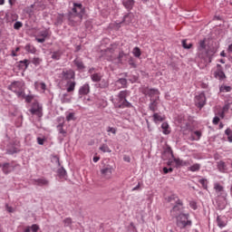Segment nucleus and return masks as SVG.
<instances>
[{
    "label": "nucleus",
    "instance_id": "nucleus-62",
    "mask_svg": "<svg viewBox=\"0 0 232 232\" xmlns=\"http://www.w3.org/2000/svg\"><path fill=\"white\" fill-rule=\"evenodd\" d=\"M225 135H227V137H229L230 135H232V130L231 129H227L225 130Z\"/></svg>",
    "mask_w": 232,
    "mask_h": 232
},
{
    "label": "nucleus",
    "instance_id": "nucleus-5",
    "mask_svg": "<svg viewBox=\"0 0 232 232\" xmlns=\"http://www.w3.org/2000/svg\"><path fill=\"white\" fill-rule=\"evenodd\" d=\"M189 215L188 214H180L179 216H177V226L180 229H184L186 226H191V221H189L188 218Z\"/></svg>",
    "mask_w": 232,
    "mask_h": 232
},
{
    "label": "nucleus",
    "instance_id": "nucleus-20",
    "mask_svg": "<svg viewBox=\"0 0 232 232\" xmlns=\"http://www.w3.org/2000/svg\"><path fill=\"white\" fill-rule=\"evenodd\" d=\"M120 88H128V80L126 78H120L116 81V86H119Z\"/></svg>",
    "mask_w": 232,
    "mask_h": 232
},
{
    "label": "nucleus",
    "instance_id": "nucleus-7",
    "mask_svg": "<svg viewBox=\"0 0 232 232\" xmlns=\"http://www.w3.org/2000/svg\"><path fill=\"white\" fill-rule=\"evenodd\" d=\"M29 111L32 113V115H36L37 117L41 118L43 117V105L39 104L37 102H34L32 104Z\"/></svg>",
    "mask_w": 232,
    "mask_h": 232
},
{
    "label": "nucleus",
    "instance_id": "nucleus-32",
    "mask_svg": "<svg viewBox=\"0 0 232 232\" xmlns=\"http://www.w3.org/2000/svg\"><path fill=\"white\" fill-rule=\"evenodd\" d=\"M161 128L163 130L164 135H169V130H168L169 128V124H168V122H163L161 124Z\"/></svg>",
    "mask_w": 232,
    "mask_h": 232
},
{
    "label": "nucleus",
    "instance_id": "nucleus-18",
    "mask_svg": "<svg viewBox=\"0 0 232 232\" xmlns=\"http://www.w3.org/2000/svg\"><path fill=\"white\" fill-rule=\"evenodd\" d=\"M62 56H63V51L61 50L51 52V59H53V61L61 60Z\"/></svg>",
    "mask_w": 232,
    "mask_h": 232
},
{
    "label": "nucleus",
    "instance_id": "nucleus-25",
    "mask_svg": "<svg viewBox=\"0 0 232 232\" xmlns=\"http://www.w3.org/2000/svg\"><path fill=\"white\" fill-rule=\"evenodd\" d=\"M102 75L101 73H92L91 74V80L92 82H101Z\"/></svg>",
    "mask_w": 232,
    "mask_h": 232
},
{
    "label": "nucleus",
    "instance_id": "nucleus-45",
    "mask_svg": "<svg viewBox=\"0 0 232 232\" xmlns=\"http://www.w3.org/2000/svg\"><path fill=\"white\" fill-rule=\"evenodd\" d=\"M132 53H133L134 57H140V55H141L140 48L134 47L133 51H132Z\"/></svg>",
    "mask_w": 232,
    "mask_h": 232
},
{
    "label": "nucleus",
    "instance_id": "nucleus-40",
    "mask_svg": "<svg viewBox=\"0 0 232 232\" xmlns=\"http://www.w3.org/2000/svg\"><path fill=\"white\" fill-rule=\"evenodd\" d=\"M110 86V82L106 79H102L100 81V88H108Z\"/></svg>",
    "mask_w": 232,
    "mask_h": 232
},
{
    "label": "nucleus",
    "instance_id": "nucleus-27",
    "mask_svg": "<svg viewBox=\"0 0 232 232\" xmlns=\"http://www.w3.org/2000/svg\"><path fill=\"white\" fill-rule=\"evenodd\" d=\"M30 66V61L29 60H23L19 62V68H22L24 70H26Z\"/></svg>",
    "mask_w": 232,
    "mask_h": 232
},
{
    "label": "nucleus",
    "instance_id": "nucleus-11",
    "mask_svg": "<svg viewBox=\"0 0 232 232\" xmlns=\"http://www.w3.org/2000/svg\"><path fill=\"white\" fill-rule=\"evenodd\" d=\"M214 189L218 195V197H227V194L226 193V190H224V187L220 185V183L216 182L214 183Z\"/></svg>",
    "mask_w": 232,
    "mask_h": 232
},
{
    "label": "nucleus",
    "instance_id": "nucleus-36",
    "mask_svg": "<svg viewBox=\"0 0 232 232\" xmlns=\"http://www.w3.org/2000/svg\"><path fill=\"white\" fill-rule=\"evenodd\" d=\"M218 169H219V171H221V173H224V171H226V162L218 161Z\"/></svg>",
    "mask_w": 232,
    "mask_h": 232
},
{
    "label": "nucleus",
    "instance_id": "nucleus-63",
    "mask_svg": "<svg viewBox=\"0 0 232 232\" xmlns=\"http://www.w3.org/2000/svg\"><path fill=\"white\" fill-rule=\"evenodd\" d=\"M123 160H124L125 162H131V158H130V156H124V157H123Z\"/></svg>",
    "mask_w": 232,
    "mask_h": 232
},
{
    "label": "nucleus",
    "instance_id": "nucleus-28",
    "mask_svg": "<svg viewBox=\"0 0 232 232\" xmlns=\"http://www.w3.org/2000/svg\"><path fill=\"white\" fill-rule=\"evenodd\" d=\"M174 162L176 163V166H188V164H189V162L180 160L179 158H175Z\"/></svg>",
    "mask_w": 232,
    "mask_h": 232
},
{
    "label": "nucleus",
    "instance_id": "nucleus-42",
    "mask_svg": "<svg viewBox=\"0 0 232 232\" xmlns=\"http://www.w3.org/2000/svg\"><path fill=\"white\" fill-rule=\"evenodd\" d=\"M101 151H102L103 153H111V150H110V147H108V145L103 144L100 147Z\"/></svg>",
    "mask_w": 232,
    "mask_h": 232
},
{
    "label": "nucleus",
    "instance_id": "nucleus-54",
    "mask_svg": "<svg viewBox=\"0 0 232 232\" xmlns=\"http://www.w3.org/2000/svg\"><path fill=\"white\" fill-rule=\"evenodd\" d=\"M99 108H106L108 106V102L106 101H102V102L98 103Z\"/></svg>",
    "mask_w": 232,
    "mask_h": 232
},
{
    "label": "nucleus",
    "instance_id": "nucleus-57",
    "mask_svg": "<svg viewBox=\"0 0 232 232\" xmlns=\"http://www.w3.org/2000/svg\"><path fill=\"white\" fill-rule=\"evenodd\" d=\"M194 134L196 135L197 140H200V138L202 137V132H200L199 130H196L194 131Z\"/></svg>",
    "mask_w": 232,
    "mask_h": 232
},
{
    "label": "nucleus",
    "instance_id": "nucleus-46",
    "mask_svg": "<svg viewBox=\"0 0 232 232\" xmlns=\"http://www.w3.org/2000/svg\"><path fill=\"white\" fill-rule=\"evenodd\" d=\"M72 224V221L71 218H66L65 219H63L64 227H70Z\"/></svg>",
    "mask_w": 232,
    "mask_h": 232
},
{
    "label": "nucleus",
    "instance_id": "nucleus-12",
    "mask_svg": "<svg viewBox=\"0 0 232 232\" xmlns=\"http://www.w3.org/2000/svg\"><path fill=\"white\" fill-rule=\"evenodd\" d=\"M48 35H50V33L48 32L47 29L40 31V32H38V34L35 37V41H37V43H44V41H46V37H48Z\"/></svg>",
    "mask_w": 232,
    "mask_h": 232
},
{
    "label": "nucleus",
    "instance_id": "nucleus-15",
    "mask_svg": "<svg viewBox=\"0 0 232 232\" xmlns=\"http://www.w3.org/2000/svg\"><path fill=\"white\" fill-rule=\"evenodd\" d=\"M90 93V83H85L79 89V95H88Z\"/></svg>",
    "mask_w": 232,
    "mask_h": 232
},
{
    "label": "nucleus",
    "instance_id": "nucleus-26",
    "mask_svg": "<svg viewBox=\"0 0 232 232\" xmlns=\"http://www.w3.org/2000/svg\"><path fill=\"white\" fill-rule=\"evenodd\" d=\"M34 184H36V186H48L49 181L48 179H34Z\"/></svg>",
    "mask_w": 232,
    "mask_h": 232
},
{
    "label": "nucleus",
    "instance_id": "nucleus-43",
    "mask_svg": "<svg viewBox=\"0 0 232 232\" xmlns=\"http://www.w3.org/2000/svg\"><path fill=\"white\" fill-rule=\"evenodd\" d=\"M65 119L67 122H70L71 121H75V113L74 112L67 113Z\"/></svg>",
    "mask_w": 232,
    "mask_h": 232
},
{
    "label": "nucleus",
    "instance_id": "nucleus-21",
    "mask_svg": "<svg viewBox=\"0 0 232 232\" xmlns=\"http://www.w3.org/2000/svg\"><path fill=\"white\" fill-rule=\"evenodd\" d=\"M133 22V14L129 13L123 16V21L125 24H130Z\"/></svg>",
    "mask_w": 232,
    "mask_h": 232
},
{
    "label": "nucleus",
    "instance_id": "nucleus-29",
    "mask_svg": "<svg viewBox=\"0 0 232 232\" xmlns=\"http://www.w3.org/2000/svg\"><path fill=\"white\" fill-rule=\"evenodd\" d=\"M231 90H232V87L231 86H227V85H221L219 87V92L221 93H227V92H231Z\"/></svg>",
    "mask_w": 232,
    "mask_h": 232
},
{
    "label": "nucleus",
    "instance_id": "nucleus-14",
    "mask_svg": "<svg viewBox=\"0 0 232 232\" xmlns=\"http://www.w3.org/2000/svg\"><path fill=\"white\" fill-rule=\"evenodd\" d=\"M143 95H148L149 97H153V95H159V90L157 89H143Z\"/></svg>",
    "mask_w": 232,
    "mask_h": 232
},
{
    "label": "nucleus",
    "instance_id": "nucleus-35",
    "mask_svg": "<svg viewBox=\"0 0 232 232\" xmlns=\"http://www.w3.org/2000/svg\"><path fill=\"white\" fill-rule=\"evenodd\" d=\"M2 171H4L5 175H8V173H10V163H4L2 165Z\"/></svg>",
    "mask_w": 232,
    "mask_h": 232
},
{
    "label": "nucleus",
    "instance_id": "nucleus-13",
    "mask_svg": "<svg viewBox=\"0 0 232 232\" xmlns=\"http://www.w3.org/2000/svg\"><path fill=\"white\" fill-rule=\"evenodd\" d=\"M73 64L76 66L77 70H79L80 72L86 70V65H84V63L82 62V60L79 58H76L73 60Z\"/></svg>",
    "mask_w": 232,
    "mask_h": 232
},
{
    "label": "nucleus",
    "instance_id": "nucleus-44",
    "mask_svg": "<svg viewBox=\"0 0 232 232\" xmlns=\"http://www.w3.org/2000/svg\"><path fill=\"white\" fill-rule=\"evenodd\" d=\"M182 46L183 48H185V50H189L193 46V44L191 43L188 44V41L182 40Z\"/></svg>",
    "mask_w": 232,
    "mask_h": 232
},
{
    "label": "nucleus",
    "instance_id": "nucleus-8",
    "mask_svg": "<svg viewBox=\"0 0 232 232\" xmlns=\"http://www.w3.org/2000/svg\"><path fill=\"white\" fill-rule=\"evenodd\" d=\"M62 81L75 80V71L72 69H63L61 73Z\"/></svg>",
    "mask_w": 232,
    "mask_h": 232
},
{
    "label": "nucleus",
    "instance_id": "nucleus-53",
    "mask_svg": "<svg viewBox=\"0 0 232 232\" xmlns=\"http://www.w3.org/2000/svg\"><path fill=\"white\" fill-rule=\"evenodd\" d=\"M220 122V118L218 116H215L213 118L212 123L217 126V124H218Z\"/></svg>",
    "mask_w": 232,
    "mask_h": 232
},
{
    "label": "nucleus",
    "instance_id": "nucleus-58",
    "mask_svg": "<svg viewBox=\"0 0 232 232\" xmlns=\"http://www.w3.org/2000/svg\"><path fill=\"white\" fill-rule=\"evenodd\" d=\"M172 171H173V168H169V169L166 167L163 168V172L165 174L171 173Z\"/></svg>",
    "mask_w": 232,
    "mask_h": 232
},
{
    "label": "nucleus",
    "instance_id": "nucleus-3",
    "mask_svg": "<svg viewBox=\"0 0 232 232\" xmlns=\"http://www.w3.org/2000/svg\"><path fill=\"white\" fill-rule=\"evenodd\" d=\"M198 47V58L201 60V63L204 64H208V63H211V56H209V53L208 52L206 45V39L200 40Z\"/></svg>",
    "mask_w": 232,
    "mask_h": 232
},
{
    "label": "nucleus",
    "instance_id": "nucleus-19",
    "mask_svg": "<svg viewBox=\"0 0 232 232\" xmlns=\"http://www.w3.org/2000/svg\"><path fill=\"white\" fill-rule=\"evenodd\" d=\"M122 5L127 10H131L135 5V0H123Z\"/></svg>",
    "mask_w": 232,
    "mask_h": 232
},
{
    "label": "nucleus",
    "instance_id": "nucleus-55",
    "mask_svg": "<svg viewBox=\"0 0 232 232\" xmlns=\"http://www.w3.org/2000/svg\"><path fill=\"white\" fill-rule=\"evenodd\" d=\"M226 110H228L227 106H225V107L223 108V111H221L220 112H218V115L221 117V119H224V117H225V111H226Z\"/></svg>",
    "mask_w": 232,
    "mask_h": 232
},
{
    "label": "nucleus",
    "instance_id": "nucleus-52",
    "mask_svg": "<svg viewBox=\"0 0 232 232\" xmlns=\"http://www.w3.org/2000/svg\"><path fill=\"white\" fill-rule=\"evenodd\" d=\"M107 131L109 133H113V135H115L117 133V129L113 128V127H108L107 128Z\"/></svg>",
    "mask_w": 232,
    "mask_h": 232
},
{
    "label": "nucleus",
    "instance_id": "nucleus-39",
    "mask_svg": "<svg viewBox=\"0 0 232 232\" xmlns=\"http://www.w3.org/2000/svg\"><path fill=\"white\" fill-rule=\"evenodd\" d=\"M216 77H218V79H226V73H224V71H222L221 69H218L216 72Z\"/></svg>",
    "mask_w": 232,
    "mask_h": 232
},
{
    "label": "nucleus",
    "instance_id": "nucleus-22",
    "mask_svg": "<svg viewBox=\"0 0 232 232\" xmlns=\"http://www.w3.org/2000/svg\"><path fill=\"white\" fill-rule=\"evenodd\" d=\"M57 131L62 135V137H66V130H64V122L59 123L57 126Z\"/></svg>",
    "mask_w": 232,
    "mask_h": 232
},
{
    "label": "nucleus",
    "instance_id": "nucleus-4",
    "mask_svg": "<svg viewBox=\"0 0 232 232\" xmlns=\"http://www.w3.org/2000/svg\"><path fill=\"white\" fill-rule=\"evenodd\" d=\"M23 88H24V82H14L8 86V90L14 92L17 97H21L24 93Z\"/></svg>",
    "mask_w": 232,
    "mask_h": 232
},
{
    "label": "nucleus",
    "instance_id": "nucleus-9",
    "mask_svg": "<svg viewBox=\"0 0 232 232\" xmlns=\"http://www.w3.org/2000/svg\"><path fill=\"white\" fill-rule=\"evenodd\" d=\"M100 171L102 179H106L108 180L111 179V175L113 173V167H111V165H106Z\"/></svg>",
    "mask_w": 232,
    "mask_h": 232
},
{
    "label": "nucleus",
    "instance_id": "nucleus-24",
    "mask_svg": "<svg viewBox=\"0 0 232 232\" xmlns=\"http://www.w3.org/2000/svg\"><path fill=\"white\" fill-rule=\"evenodd\" d=\"M77 82H75V81H69L67 82V92L68 93H71V92H73L75 90V86H76Z\"/></svg>",
    "mask_w": 232,
    "mask_h": 232
},
{
    "label": "nucleus",
    "instance_id": "nucleus-49",
    "mask_svg": "<svg viewBox=\"0 0 232 232\" xmlns=\"http://www.w3.org/2000/svg\"><path fill=\"white\" fill-rule=\"evenodd\" d=\"M35 6H36V3L31 5L30 7H27L26 14H34L33 8H35Z\"/></svg>",
    "mask_w": 232,
    "mask_h": 232
},
{
    "label": "nucleus",
    "instance_id": "nucleus-60",
    "mask_svg": "<svg viewBox=\"0 0 232 232\" xmlns=\"http://www.w3.org/2000/svg\"><path fill=\"white\" fill-rule=\"evenodd\" d=\"M189 206H190V208H191L192 209H197V202L191 201V202L189 203Z\"/></svg>",
    "mask_w": 232,
    "mask_h": 232
},
{
    "label": "nucleus",
    "instance_id": "nucleus-64",
    "mask_svg": "<svg viewBox=\"0 0 232 232\" xmlns=\"http://www.w3.org/2000/svg\"><path fill=\"white\" fill-rule=\"evenodd\" d=\"M57 23H58V24H61L63 23V16L57 17Z\"/></svg>",
    "mask_w": 232,
    "mask_h": 232
},
{
    "label": "nucleus",
    "instance_id": "nucleus-30",
    "mask_svg": "<svg viewBox=\"0 0 232 232\" xmlns=\"http://www.w3.org/2000/svg\"><path fill=\"white\" fill-rule=\"evenodd\" d=\"M126 57H127V54L124 53V51L120 52L117 57L118 63H121L123 61H125Z\"/></svg>",
    "mask_w": 232,
    "mask_h": 232
},
{
    "label": "nucleus",
    "instance_id": "nucleus-41",
    "mask_svg": "<svg viewBox=\"0 0 232 232\" xmlns=\"http://www.w3.org/2000/svg\"><path fill=\"white\" fill-rule=\"evenodd\" d=\"M57 173H58L59 177H61V179H64V177L66 176V169H64V168L61 167L60 169H58Z\"/></svg>",
    "mask_w": 232,
    "mask_h": 232
},
{
    "label": "nucleus",
    "instance_id": "nucleus-47",
    "mask_svg": "<svg viewBox=\"0 0 232 232\" xmlns=\"http://www.w3.org/2000/svg\"><path fill=\"white\" fill-rule=\"evenodd\" d=\"M33 64H34L35 66H39V64H41V63H43V59L39 58V57H34L32 61Z\"/></svg>",
    "mask_w": 232,
    "mask_h": 232
},
{
    "label": "nucleus",
    "instance_id": "nucleus-48",
    "mask_svg": "<svg viewBox=\"0 0 232 232\" xmlns=\"http://www.w3.org/2000/svg\"><path fill=\"white\" fill-rule=\"evenodd\" d=\"M199 184L202 185V187L204 188V189H208V179H198Z\"/></svg>",
    "mask_w": 232,
    "mask_h": 232
},
{
    "label": "nucleus",
    "instance_id": "nucleus-16",
    "mask_svg": "<svg viewBox=\"0 0 232 232\" xmlns=\"http://www.w3.org/2000/svg\"><path fill=\"white\" fill-rule=\"evenodd\" d=\"M165 200H166L167 202H169V204H177L178 202L180 201V198H179V196H178V195L172 194V195L167 197V198H165Z\"/></svg>",
    "mask_w": 232,
    "mask_h": 232
},
{
    "label": "nucleus",
    "instance_id": "nucleus-17",
    "mask_svg": "<svg viewBox=\"0 0 232 232\" xmlns=\"http://www.w3.org/2000/svg\"><path fill=\"white\" fill-rule=\"evenodd\" d=\"M217 224H218V227H220V229H222L223 227H226V226H227V221H226V218L218 216Z\"/></svg>",
    "mask_w": 232,
    "mask_h": 232
},
{
    "label": "nucleus",
    "instance_id": "nucleus-59",
    "mask_svg": "<svg viewBox=\"0 0 232 232\" xmlns=\"http://www.w3.org/2000/svg\"><path fill=\"white\" fill-rule=\"evenodd\" d=\"M5 209L8 211V213H14V208L8 206V204L5 205Z\"/></svg>",
    "mask_w": 232,
    "mask_h": 232
},
{
    "label": "nucleus",
    "instance_id": "nucleus-61",
    "mask_svg": "<svg viewBox=\"0 0 232 232\" xmlns=\"http://www.w3.org/2000/svg\"><path fill=\"white\" fill-rule=\"evenodd\" d=\"M33 100H34V96L32 95H28L25 97L26 102H32Z\"/></svg>",
    "mask_w": 232,
    "mask_h": 232
},
{
    "label": "nucleus",
    "instance_id": "nucleus-50",
    "mask_svg": "<svg viewBox=\"0 0 232 232\" xmlns=\"http://www.w3.org/2000/svg\"><path fill=\"white\" fill-rule=\"evenodd\" d=\"M14 30H19L20 28H23V23H21V22L14 23Z\"/></svg>",
    "mask_w": 232,
    "mask_h": 232
},
{
    "label": "nucleus",
    "instance_id": "nucleus-33",
    "mask_svg": "<svg viewBox=\"0 0 232 232\" xmlns=\"http://www.w3.org/2000/svg\"><path fill=\"white\" fill-rule=\"evenodd\" d=\"M61 102H63V104H70V102H72V98L68 97V94H63Z\"/></svg>",
    "mask_w": 232,
    "mask_h": 232
},
{
    "label": "nucleus",
    "instance_id": "nucleus-1",
    "mask_svg": "<svg viewBox=\"0 0 232 232\" xmlns=\"http://www.w3.org/2000/svg\"><path fill=\"white\" fill-rule=\"evenodd\" d=\"M129 95V91H121L117 95V99L114 101L113 97H111V101L113 102L116 108H120L121 110H123V108H131V103L126 100V97Z\"/></svg>",
    "mask_w": 232,
    "mask_h": 232
},
{
    "label": "nucleus",
    "instance_id": "nucleus-23",
    "mask_svg": "<svg viewBox=\"0 0 232 232\" xmlns=\"http://www.w3.org/2000/svg\"><path fill=\"white\" fill-rule=\"evenodd\" d=\"M158 106L159 103L157 102V100L150 99V103L149 104V109L150 111H157Z\"/></svg>",
    "mask_w": 232,
    "mask_h": 232
},
{
    "label": "nucleus",
    "instance_id": "nucleus-2",
    "mask_svg": "<svg viewBox=\"0 0 232 232\" xmlns=\"http://www.w3.org/2000/svg\"><path fill=\"white\" fill-rule=\"evenodd\" d=\"M83 14L84 7H82V4L73 3V7L72 12L68 14V19L71 23H77V21H81V19H82Z\"/></svg>",
    "mask_w": 232,
    "mask_h": 232
},
{
    "label": "nucleus",
    "instance_id": "nucleus-56",
    "mask_svg": "<svg viewBox=\"0 0 232 232\" xmlns=\"http://www.w3.org/2000/svg\"><path fill=\"white\" fill-rule=\"evenodd\" d=\"M44 138H41V137H38L37 138V143L40 145V146H44Z\"/></svg>",
    "mask_w": 232,
    "mask_h": 232
},
{
    "label": "nucleus",
    "instance_id": "nucleus-10",
    "mask_svg": "<svg viewBox=\"0 0 232 232\" xmlns=\"http://www.w3.org/2000/svg\"><path fill=\"white\" fill-rule=\"evenodd\" d=\"M195 104L198 108H199V110H202V108L206 106V94H204V92L196 95Z\"/></svg>",
    "mask_w": 232,
    "mask_h": 232
},
{
    "label": "nucleus",
    "instance_id": "nucleus-51",
    "mask_svg": "<svg viewBox=\"0 0 232 232\" xmlns=\"http://www.w3.org/2000/svg\"><path fill=\"white\" fill-rule=\"evenodd\" d=\"M30 227H31L32 232H38L39 231V226L36 225V224L32 225Z\"/></svg>",
    "mask_w": 232,
    "mask_h": 232
},
{
    "label": "nucleus",
    "instance_id": "nucleus-37",
    "mask_svg": "<svg viewBox=\"0 0 232 232\" xmlns=\"http://www.w3.org/2000/svg\"><path fill=\"white\" fill-rule=\"evenodd\" d=\"M199 170H200V164H198V163H195L194 165H192L188 168V171L195 172V171H199Z\"/></svg>",
    "mask_w": 232,
    "mask_h": 232
},
{
    "label": "nucleus",
    "instance_id": "nucleus-31",
    "mask_svg": "<svg viewBox=\"0 0 232 232\" xmlns=\"http://www.w3.org/2000/svg\"><path fill=\"white\" fill-rule=\"evenodd\" d=\"M34 86L37 90H46V83L35 82Z\"/></svg>",
    "mask_w": 232,
    "mask_h": 232
},
{
    "label": "nucleus",
    "instance_id": "nucleus-38",
    "mask_svg": "<svg viewBox=\"0 0 232 232\" xmlns=\"http://www.w3.org/2000/svg\"><path fill=\"white\" fill-rule=\"evenodd\" d=\"M26 52H29V53H35L36 50L35 47L30 44L25 45Z\"/></svg>",
    "mask_w": 232,
    "mask_h": 232
},
{
    "label": "nucleus",
    "instance_id": "nucleus-34",
    "mask_svg": "<svg viewBox=\"0 0 232 232\" xmlns=\"http://www.w3.org/2000/svg\"><path fill=\"white\" fill-rule=\"evenodd\" d=\"M153 121L154 122H162V121H164V117H162L160 114L159 113H154L153 114Z\"/></svg>",
    "mask_w": 232,
    "mask_h": 232
},
{
    "label": "nucleus",
    "instance_id": "nucleus-6",
    "mask_svg": "<svg viewBox=\"0 0 232 232\" xmlns=\"http://www.w3.org/2000/svg\"><path fill=\"white\" fill-rule=\"evenodd\" d=\"M174 204L175 206L170 210V215L172 217H179V215H183L182 211H184V204L182 203V200H179Z\"/></svg>",
    "mask_w": 232,
    "mask_h": 232
}]
</instances>
